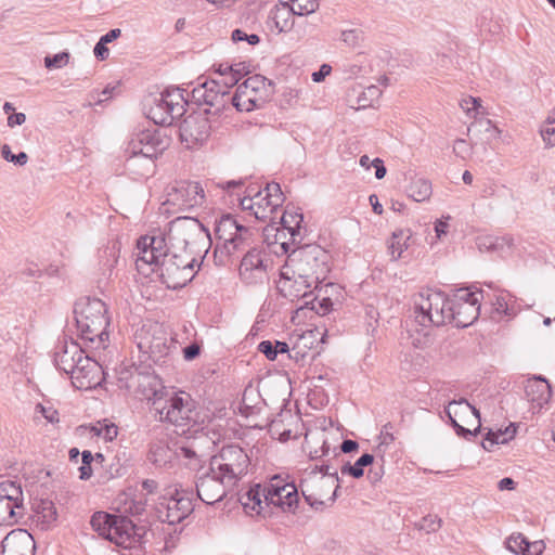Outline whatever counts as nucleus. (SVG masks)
<instances>
[{"label": "nucleus", "mask_w": 555, "mask_h": 555, "mask_svg": "<svg viewBox=\"0 0 555 555\" xmlns=\"http://www.w3.org/2000/svg\"><path fill=\"white\" fill-rule=\"evenodd\" d=\"M154 266L162 282L172 289L181 288L195 276V267H199L194 253L182 250L168 244L162 232L141 236L137 242V264Z\"/></svg>", "instance_id": "1"}, {"label": "nucleus", "mask_w": 555, "mask_h": 555, "mask_svg": "<svg viewBox=\"0 0 555 555\" xmlns=\"http://www.w3.org/2000/svg\"><path fill=\"white\" fill-rule=\"evenodd\" d=\"M167 140L156 129H146L135 133L129 141L126 153V167L139 177L154 173L155 159L166 150Z\"/></svg>", "instance_id": "2"}, {"label": "nucleus", "mask_w": 555, "mask_h": 555, "mask_svg": "<svg viewBox=\"0 0 555 555\" xmlns=\"http://www.w3.org/2000/svg\"><path fill=\"white\" fill-rule=\"evenodd\" d=\"M75 319L80 338L88 347L105 349L108 343L109 319L104 301L88 298L75 308Z\"/></svg>", "instance_id": "3"}, {"label": "nucleus", "mask_w": 555, "mask_h": 555, "mask_svg": "<svg viewBox=\"0 0 555 555\" xmlns=\"http://www.w3.org/2000/svg\"><path fill=\"white\" fill-rule=\"evenodd\" d=\"M328 258L327 251L315 244L294 248L281 269V278L296 275L322 283L330 271Z\"/></svg>", "instance_id": "4"}, {"label": "nucleus", "mask_w": 555, "mask_h": 555, "mask_svg": "<svg viewBox=\"0 0 555 555\" xmlns=\"http://www.w3.org/2000/svg\"><path fill=\"white\" fill-rule=\"evenodd\" d=\"M168 244L178 249H189L195 254L201 251L210 242V233L197 219L191 217H178L169 223L167 233L164 234Z\"/></svg>", "instance_id": "5"}, {"label": "nucleus", "mask_w": 555, "mask_h": 555, "mask_svg": "<svg viewBox=\"0 0 555 555\" xmlns=\"http://www.w3.org/2000/svg\"><path fill=\"white\" fill-rule=\"evenodd\" d=\"M450 317L453 314L444 293L426 289L414 297V319L422 327L444 325Z\"/></svg>", "instance_id": "6"}, {"label": "nucleus", "mask_w": 555, "mask_h": 555, "mask_svg": "<svg viewBox=\"0 0 555 555\" xmlns=\"http://www.w3.org/2000/svg\"><path fill=\"white\" fill-rule=\"evenodd\" d=\"M90 524L99 535L116 545L129 547L134 541V525L128 517L96 512L92 515Z\"/></svg>", "instance_id": "7"}, {"label": "nucleus", "mask_w": 555, "mask_h": 555, "mask_svg": "<svg viewBox=\"0 0 555 555\" xmlns=\"http://www.w3.org/2000/svg\"><path fill=\"white\" fill-rule=\"evenodd\" d=\"M249 463L247 453L236 444L223 447L209 460L212 473H218L234 486L247 474Z\"/></svg>", "instance_id": "8"}, {"label": "nucleus", "mask_w": 555, "mask_h": 555, "mask_svg": "<svg viewBox=\"0 0 555 555\" xmlns=\"http://www.w3.org/2000/svg\"><path fill=\"white\" fill-rule=\"evenodd\" d=\"M339 479L336 472L331 475L319 476L310 472L301 483V492L306 502L314 509H322L336 500L339 488Z\"/></svg>", "instance_id": "9"}, {"label": "nucleus", "mask_w": 555, "mask_h": 555, "mask_svg": "<svg viewBox=\"0 0 555 555\" xmlns=\"http://www.w3.org/2000/svg\"><path fill=\"white\" fill-rule=\"evenodd\" d=\"M283 202L284 196L280 184L271 182L254 195L244 196L240 205L244 211H248L255 219L266 221L274 219L272 215L282 206Z\"/></svg>", "instance_id": "10"}, {"label": "nucleus", "mask_w": 555, "mask_h": 555, "mask_svg": "<svg viewBox=\"0 0 555 555\" xmlns=\"http://www.w3.org/2000/svg\"><path fill=\"white\" fill-rule=\"evenodd\" d=\"M215 233L219 241L217 250L228 256L244 250L249 245L251 231L241 224L233 216L223 215L215 227Z\"/></svg>", "instance_id": "11"}, {"label": "nucleus", "mask_w": 555, "mask_h": 555, "mask_svg": "<svg viewBox=\"0 0 555 555\" xmlns=\"http://www.w3.org/2000/svg\"><path fill=\"white\" fill-rule=\"evenodd\" d=\"M27 508L21 485L12 480L0 482V526L25 522Z\"/></svg>", "instance_id": "12"}, {"label": "nucleus", "mask_w": 555, "mask_h": 555, "mask_svg": "<svg viewBox=\"0 0 555 555\" xmlns=\"http://www.w3.org/2000/svg\"><path fill=\"white\" fill-rule=\"evenodd\" d=\"M185 103L179 88L166 90L158 98L153 99L146 114L155 125L170 126L175 119L184 114Z\"/></svg>", "instance_id": "13"}, {"label": "nucleus", "mask_w": 555, "mask_h": 555, "mask_svg": "<svg viewBox=\"0 0 555 555\" xmlns=\"http://www.w3.org/2000/svg\"><path fill=\"white\" fill-rule=\"evenodd\" d=\"M134 343L139 350L157 362L169 350L168 333L157 322H146L134 333Z\"/></svg>", "instance_id": "14"}, {"label": "nucleus", "mask_w": 555, "mask_h": 555, "mask_svg": "<svg viewBox=\"0 0 555 555\" xmlns=\"http://www.w3.org/2000/svg\"><path fill=\"white\" fill-rule=\"evenodd\" d=\"M193 508L192 499L185 491L168 489L156 504V515L162 522L175 525L186 518Z\"/></svg>", "instance_id": "15"}, {"label": "nucleus", "mask_w": 555, "mask_h": 555, "mask_svg": "<svg viewBox=\"0 0 555 555\" xmlns=\"http://www.w3.org/2000/svg\"><path fill=\"white\" fill-rule=\"evenodd\" d=\"M154 411L158 415L159 421H167L171 424L181 426L192 418V408L189 396L183 393L169 392L162 400L154 402Z\"/></svg>", "instance_id": "16"}, {"label": "nucleus", "mask_w": 555, "mask_h": 555, "mask_svg": "<svg viewBox=\"0 0 555 555\" xmlns=\"http://www.w3.org/2000/svg\"><path fill=\"white\" fill-rule=\"evenodd\" d=\"M235 486L227 482L218 473H212V468H208L197 477L196 493L197 498L206 504H215L227 496L228 492L233 490Z\"/></svg>", "instance_id": "17"}, {"label": "nucleus", "mask_w": 555, "mask_h": 555, "mask_svg": "<svg viewBox=\"0 0 555 555\" xmlns=\"http://www.w3.org/2000/svg\"><path fill=\"white\" fill-rule=\"evenodd\" d=\"M264 503L278 506L284 512L293 511L298 503V492L294 483L285 482L280 476H273L264 485Z\"/></svg>", "instance_id": "18"}, {"label": "nucleus", "mask_w": 555, "mask_h": 555, "mask_svg": "<svg viewBox=\"0 0 555 555\" xmlns=\"http://www.w3.org/2000/svg\"><path fill=\"white\" fill-rule=\"evenodd\" d=\"M209 115L196 112L188 115L180 125V137L188 147L204 143L210 135L211 121Z\"/></svg>", "instance_id": "19"}, {"label": "nucleus", "mask_w": 555, "mask_h": 555, "mask_svg": "<svg viewBox=\"0 0 555 555\" xmlns=\"http://www.w3.org/2000/svg\"><path fill=\"white\" fill-rule=\"evenodd\" d=\"M204 201V190L197 182H181L168 193L167 203L186 210L199 206Z\"/></svg>", "instance_id": "20"}, {"label": "nucleus", "mask_w": 555, "mask_h": 555, "mask_svg": "<svg viewBox=\"0 0 555 555\" xmlns=\"http://www.w3.org/2000/svg\"><path fill=\"white\" fill-rule=\"evenodd\" d=\"M102 373V366L98 361L86 354L70 374L72 384L77 389H92L101 384Z\"/></svg>", "instance_id": "21"}, {"label": "nucleus", "mask_w": 555, "mask_h": 555, "mask_svg": "<svg viewBox=\"0 0 555 555\" xmlns=\"http://www.w3.org/2000/svg\"><path fill=\"white\" fill-rule=\"evenodd\" d=\"M283 280L281 291L283 295L289 298L292 301L294 300H304L301 307L312 304L317 298L314 296V291L319 287L321 283L312 282L310 279L291 276L289 278H281Z\"/></svg>", "instance_id": "22"}, {"label": "nucleus", "mask_w": 555, "mask_h": 555, "mask_svg": "<svg viewBox=\"0 0 555 555\" xmlns=\"http://www.w3.org/2000/svg\"><path fill=\"white\" fill-rule=\"evenodd\" d=\"M132 380L135 384L138 393L143 399L152 401L153 405L156 400H162L168 396V391L165 389L160 378L153 371H138L132 375Z\"/></svg>", "instance_id": "23"}, {"label": "nucleus", "mask_w": 555, "mask_h": 555, "mask_svg": "<svg viewBox=\"0 0 555 555\" xmlns=\"http://www.w3.org/2000/svg\"><path fill=\"white\" fill-rule=\"evenodd\" d=\"M267 268V255L257 248H251L241 261L240 275L247 283H254L266 276Z\"/></svg>", "instance_id": "24"}, {"label": "nucleus", "mask_w": 555, "mask_h": 555, "mask_svg": "<svg viewBox=\"0 0 555 555\" xmlns=\"http://www.w3.org/2000/svg\"><path fill=\"white\" fill-rule=\"evenodd\" d=\"M83 349L75 341H63L54 352V364L59 371L69 375L85 357Z\"/></svg>", "instance_id": "25"}, {"label": "nucleus", "mask_w": 555, "mask_h": 555, "mask_svg": "<svg viewBox=\"0 0 555 555\" xmlns=\"http://www.w3.org/2000/svg\"><path fill=\"white\" fill-rule=\"evenodd\" d=\"M2 555H34L35 541L24 530L11 532L0 543Z\"/></svg>", "instance_id": "26"}, {"label": "nucleus", "mask_w": 555, "mask_h": 555, "mask_svg": "<svg viewBox=\"0 0 555 555\" xmlns=\"http://www.w3.org/2000/svg\"><path fill=\"white\" fill-rule=\"evenodd\" d=\"M304 220V217L301 214L297 211H288L285 210L283 216L281 217V225L282 228H278L274 224H269L264 228V235L269 240V236L272 232L275 231V236H279L280 233H283L287 231V233L291 235L292 244L297 243L298 238L301 240L300 234V224Z\"/></svg>", "instance_id": "27"}, {"label": "nucleus", "mask_w": 555, "mask_h": 555, "mask_svg": "<svg viewBox=\"0 0 555 555\" xmlns=\"http://www.w3.org/2000/svg\"><path fill=\"white\" fill-rule=\"evenodd\" d=\"M56 508L50 500H35L31 506V514H27L26 519H30L33 524L42 530L51 527L56 521Z\"/></svg>", "instance_id": "28"}, {"label": "nucleus", "mask_w": 555, "mask_h": 555, "mask_svg": "<svg viewBox=\"0 0 555 555\" xmlns=\"http://www.w3.org/2000/svg\"><path fill=\"white\" fill-rule=\"evenodd\" d=\"M206 102L204 105L208 106L203 113L216 116L229 103V92L221 88V82L217 80L207 81Z\"/></svg>", "instance_id": "29"}, {"label": "nucleus", "mask_w": 555, "mask_h": 555, "mask_svg": "<svg viewBox=\"0 0 555 555\" xmlns=\"http://www.w3.org/2000/svg\"><path fill=\"white\" fill-rule=\"evenodd\" d=\"M525 392L527 399L539 409L546 404L552 396L551 386L542 376L529 378L525 386Z\"/></svg>", "instance_id": "30"}, {"label": "nucleus", "mask_w": 555, "mask_h": 555, "mask_svg": "<svg viewBox=\"0 0 555 555\" xmlns=\"http://www.w3.org/2000/svg\"><path fill=\"white\" fill-rule=\"evenodd\" d=\"M450 312L453 317L449 318V323L454 322L457 327H467L478 319L480 304L473 300L468 304L450 305Z\"/></svg>", "instance_id": "31"}, {"label": "nucleus", "mask_w": 555, "mask_h": 555, "mask_svg": "<svg viewBox=\"0 0 555 555\" xmlns=\"http://www.w3.org/2000/svg\"><path fill=\"white\" fill-rule=\"evenodd\" d=\"M116 504L120 516H139L145 511L146 501L142 495L124 492L116 499Z\"/></svg>", "instance_id": "32"}, {"label": "nucleus", "mask_w": 555, "mask_h": 555, "mask_svg": "<svg viewBox=\"0 0 555 555\" xmlns=\"http://www.w3.org/2000/svg\"><path fill=\"white\" fill-rule=\"evenodd\" d=\"M202 440L207 442L205 436L195 437L193 439L185 438L173 442L175 457L199 462L203 456V454L199 453V442Z\"/></svg>", "instance_id": "33"}, {"label": "nucleus", "mask_w": 555, "mask_h": 555, "mask_svg": "<svg viewBox=\"0 0 555 555\" xmlns=\"http://www.w3.org/2000/svg\"><path fill=\"white\" fill-rule=\"evenodd\" d=\"M412 237L410 229L396 230L388 244V250L393 261L402 257L404 250L409 248V242Z\"/></svg>", "instance_id": "34"}, {"label": "nucleus", "mask_w": 555, "mask_h": 555, "mask_svg": "<svg viewBox=\"0 0 555 555\" xmlns=\"http://www.w3.org/2000/svg\"><path fill=\"white\" fill-rule=\"evenodd\" d=\"M150 461L158 467H165L171 464L175 457V447H170L162 441L155 442L151 446Z\"/></svg>", "instance_id": "35"}, {"label": "nucleus", "mask_w": 555, "mask_h": 555, "mask_svg": "<svg viewBox=\"0 0 555 555\" xmlns=\"http://www.w3.org/2000/svg\"><path fill=\"white\" fill-rule=\"evenodd\" d=\"M293 10L288 2H282L271 11V20L279 31L291 29L294 22L292 21Z\"/></svg>", "instance_id": "36"}, {"label": "nucleus", "mask_w": 555, "mask_h": 555, "mask_svg": "<svg viewBox=\"0 0 555 555\" xmlns=\"http://www.w3.org/2000/svg\"><path fill=\"white\" fill-rule=\"evenodd\" d=\"M408 196L421 203L430 198L433 189L430 181L424 178H414L406 189Z\"/></svg>", "instance_id": "37"}, {"label": "nucleus", "mask_w": 555, "mask_h": 555, "mask_svg": "<svg viewBox=\"0 0 555 555\" xmlns=\"http://www.w3.org/2000/svg\"><path fill=\"white\" fill-rule=\"evenodd\" d=\"M245 89L241 85L237 86L233 95L229 94V102L240 112H250L259 105V98H248Z\"/></svg>", "instance_id": "38"}, {"label": "nucleus", "mask_w": 555, "mask_h": 555, "mask_svg": "<svg viewBox=\"0 0 555 555\" xmlns=\"http://www.w3.org/2000/svg\"><path fill=\"white\" fill-rule=\"evenodd\" d=\"M493 312L499 314L500 317H515L519 307L516 305V301L512 299L511 294H501L496 296L495 300L492 302Z\"/></svg>", "instance_id": "39"}, {"label": "nucleus", "mask_w": 555, "mask_h": 555, "mask_svg": "<svg viewBox=\"0 0 555 555\" xmlns=\"http://www.w3.org/2000/svg\"><path fill=\"white\" fill-rule=\"evenodd\" d=\"M374 456L370 453H364L361 455L354 464L346 463L341 467L343 475H350L353 478H360L363 476L365 466H369L373 463Z\"/></svg>", "instance_id": "40"}, {"label": "nucleus", "mask_w": 555, "mask_h": 555, "mask_svg": "<svg viewBox=\"0 0 555 555\" xmlns=\"http://www.w3.org/2000/svg\"><path fill=\"white\" fill-rule=\"evenodd\" d=\"M258 350L262 352L269 360L273 361L276 359L279 353H287L289 348L285 341L263 340L258 345Z\"/></svg>", "instance_id": "41"}, {"label": "nucleus", "mask_w": 555, "mask_h": 555, "mask_svg": "<svg viewBox=\"0 0 555 555\" xmlns=\"http://www.w3.org/2000/svg\"><path fill=\"white\" fill-rule=\"evenodd\" d=\"M516 429L514 428L511 430L509 427H507L504 431H489L482 442V447L485 450L490 451L491 448L495 444L507 443L508 440H511L514 437Z\"/></svg>", "instance_id": "42"}, {"label": "nucleus", "mask_w": 555, "mask_h": 555, "mask_svg": "<svg viewBox=\"0 0 555 555\" xmlns=\"http://www.w3.org/2000/svg\"><path fill=\"white\" fill-rule=\"evenodd\" d=\"M264 486L262 487L261 485H256L254 488H250L248 492L242 498V504L245 507H248L250 502H253V509H255L256 506H259V509H261V504L264 503Z\"/></svg>", "instance_id": "43"}, {"label": "nucleus", "mask_w": 555, "mask_h": 555, "mask_svg": "<svg viewBox=\"0 0 555 555\" xmlns=\"http://www.w3.org/2000/svg\"><path fill=\"white\" fill-rule=\"evenodd\" d=\"M540 134L545 146H555V109L540 127Z\"/></svg>", "instance_id": "44"}, {"label": "nucleus", "mask_w": 555, "mask_h": 555, "mask_svg": "<svg viewBox=\"0 0 555 555\" xmlns=\"http://www.w3.org/2000/svg\"><path fill=\"white\" fill-rule=\"evenodd\" d=\"M468 133L472 131L486 132L487 139L498 138L501 131L488 118L476 119L467 129Z\"/></svg>", "instance_id": "45"}, {"label": "nucleus", "mask_w": 555, "mask_h": 555, "mask_svg": "<svg viewBox=\"0 0 555 555\" xmlns=\"http://www.w3.org/2000/svg\"><path fill=\"white\" fill-rule=\"evenodd\" d=\"M289 7L295 15L305 16L315 12L319 3L317 0H291Z\"/></svg>", "instance_id": "46"}, {"label": "nucleus", "mask_w": 555, "mask_h": 555, "mask_svg": "<svg viewBox=\"0 0 555 555\" xmlns=\"http://www.w3.org/2000/svg\"><path fill=\"white\" fill-rule=\"evenodd\" d=\"M91 433L94 436L102 437L106 441H113L118 435V427L114 423H101L91 427Z\"/></svg>", "instance_id": "47"}, {"label": "nucleus", "mask_w": 555, "mask_h": 555, "mask_svg": "<svg viewBox=\"0 0 555 555\" xmlns=\"http://www.w3.org/2000/svg\"><path fill=\"white\" fill-rule=\"evenodd\" d=\"M481 292H472L469 288H460L452 298H449L450 305H461L477 301L480 304Z\"/></svg>", "instance_id": "48"}, {"label": "nucleus", "mask_w": 555, "mask_h": 555, "mask_svg": "<svg viewBox=\"0 0 555 555\" xmlns=\"http://www.w3.org/2000/svg\"><path fill=\"white\" fill-rule=\"evenodd\" d=\"M461 108L470 117L476 118L478 115H483V107L481 106L480 99L468 96L460 102Z\"/></svg>", "instance_id": "49"}, {"label": "nucleus", "mask_w": 555, "mask_h": 555, "mask_svg": "<svg viewBox=\"0 0 555 555\" xmlns=\"http://www.w3.org/2000/svg\"><path fill=\"white\" fill-rule=\"evenodd\" d=\"M505 544L506 548L514 554L524 555L525 548L528 546V539L522 533H513L507 538Z\"/></svg>", "instance_id": "50"}, {"label": "nucleus", "mask_w": 555, "mask_h": 555, "mask_svg": "<svg viewBox=\"0 0 555 555\" xmlns=\"http://www.w3.org/2000/svg\"><path fill=\"white\" fill-rule=\"evenodd\" d=\"M118 251L119 250L116 247V245H113V246H109V247H106L105 249H103V251L100 256V259H101L100 261L106 270L112 271V269L117 264Z\"/></svg>", "instance_id": "51"}, {"label": "nucleus", "mask_w": 555, "mask_h": 555, "mask_svg": "<svg viewBox=\"0 0 555 555\" xmlns=\"http://www.w3.org/2000/svg\"><path fill=\"white\" fill-rule=\"evenodd\" d=\"M1 156L9 163H14L18 166H24L28 162V155L25 152H21L18 154H13L8 144L2 145L1 147Z\"/></svg>", "instance_id": "52"}, {"label": "nucleus", "mask_w": 555, "mask_h": 555, "mask_svg": "<svg viewBox=\"0 0 555 555\" xmlns=\"http://www.w3.org/2000/svg\"><path fill=\"white\" fill-rule=\"evenodd\" d=\"M466 403V399L461 398L460 400H452L448 403L447 409L444 410L446 415L448 416L452 427L456 430L461 425L457 422V409Z\"/></svg>", "instance_id": "53"}, {"label": "nucleus", "mask_w": 555, "mask_h": 555, "mask_svg": "<svg viewBox=\"0 0 555 555\" xmlns=\"http://www.w3.org/2000/svg\"><path fill=\"white\" fill-rule=\"evenodd\" d=\"M441 527V519L437 515H427L417 524L420 530L425 532H436Z\"/></svg>", "instance_id": "54"}, {"label": "nucleus", "mask_w": 555, "mask_h": 555, "mask_svg": "<svg viewBox=\"0 0 555 555\" xmlns=\"http://www.w3.org/2000/svg\"><path fill=\"white\" fill-rule=\"evenodd\" d=\"M69 54L67 52H60L53 56L44 57V66L48 69L61 68L68 63Z\"/></svg>", "instance_id": "55"}, {"label": "nucleus", "mask_w": 555, "mask_h": 555, "mask_svg": "<svg viewBox=\"0 0 555 555\" xmlns=\"http://www.w3.org/2000/svg\"><path fill=\"white\" fill-rule=\"evenodd\" d=\"M35 414H40L42 417L47 420V422L51 424L59 423V412L52 406H44L41 403H38L35 408Z\"/></svg>", "instance_id": "56"}, {"label": "nucleus", "mask_w": 555, "mask_h": 555, "mask_svg": "<svg viewBox=\"0 0 555 555\" xmlns=\"http://www.w3.org/2000/svg\"><path fill=\"white\" fill-rule=\"evenodd\" d=\"M240 85L243 87V89H249L259 93V91L266 87V78L260 75H254L245 79Z\"/></svg>", "instance_id": "57"}, {"label": "nucleus", "mask_w": 555, "mask_h": 555, "mask_svg": "<svg viewBox=\"0 0 555 555\" xmlns=\"http://www.w3.org/2000/svg\"><path fill=\"white\" fill-rule=\"evenodd\" d=\"M382 94V90L377 86H370L363 92V99H359L362 102L361 106H370L374 99H378Z\"/></svg>", "instance_id": "58"}, {"label": "nucleus", "mask_w": 555, "mask_h": 555, "mask_svg": "<svg viewBox=\"0 0 555 555\" xmlns=\"http://www.w3.org/2000/svg\"><path fill=\"white\" fill-rule=\"evenodd\" d=\"M207 81L195 87L191 92V101L197 105H204L206 102Z\"/></svg>", "instance_id": "59"}, {"label": "nucleus", "mask_w": 555, "mask_h": 555, "mask_svg": "<svg viewBox=\"0 0 555 555\" xmlns=\"http://www.w3.org/2000/svg\"><path fill=\"white\" fill-rule=\"evenodd\" d=\"M507 242L508 244V247L511 246L512 244V238H505V237H502V238H486L483 241V243H480L479 244V248L481 249L482 246H485L487 249H492V250H498L500 248H503V243L504 242Z\"/></svg>", "instance_id": "60"}, {"label": "nucleus", "mask_w": 555, "mask_h": 555, "mask_svg": "<svg viewBox=\"0 0 555 555\" xmlns=\"http://www.w3.org/2000/svg\"><path fill=\"white\" fill-rule=\"evenodd\" d=\"M545 548V544L542 540L530 542L526 546L524 555H541Z\"/></svg>", "instance_id": "61"}, {"label": "nucleus", "mask_w": 555, "mask_h": 555, "mask_svg": "<svg viewBox=\"0 0 555 555\" xmlns=\"http://www.w3.org/2000/svg\"><path fill=\"white\" fill-rule=\"evenodd\" d=\"M453 152L455 153V155L464 159L469 154L470 149L465 140L457 139L454 142Z\"/></svg>", "instance_id": "62"}, {"label": "nucleus", "mask_w": 555, "mask_h": 555, "mask_svg": "<svg viewBox=\"0 0 555 555\" xmlns=\"http://www.w3.org/2000/svg\"><path fill=\"white\" fill-rule=\"evenodd\" d=\"M201 352V348L197 344H191L183 349V357L185 360H194Z\"/></svg>", "instance_id": "63"}, {"label": "nucleus", "mask_w": 555, "mask_h": 555, "mask_svg": "<svg viewBox=\"0 0 555 555\" xmlns=\"http://www.w3.org/2000/svg\"><path fill=\"white\" fill-rule=\"evenodd\" d=\"M332 67L328 64H323L318 72L312 73V80L314 82L322 81L331 74Z\"/></svg>", "instance_id": "64"}]
</instances>
